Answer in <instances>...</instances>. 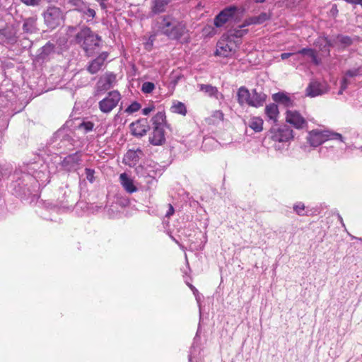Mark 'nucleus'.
<instances>
[{
  "label": "nucleus",
  "mask_w": 362,
  "mask_h": 362,
  "mask_svg": "<svg viewBox=\"0 0 362 362\" xmlns=\"http://www.w3.org/2000/svg\"><path fill=\"white\" fill-rule=\"evenodd\" d=\"M293 54V53L284 52V53H282L281 54V58L282 59H288V57H290Z\"/></svg>",
  "instance_id": "obj_47"
},
{
  "label": "nucleus",
  "mask_w": 362,
  "mask_h": 362,
  "mask_svg": "<svg viewBox=\"0 0 362 362\" xmlns=\"http://www.w3.org/2000/svg\"><path fill=\"white\" fill-rule=\"evenodd\" d=\"M70 2L73 5L77 6L78 7L77 8H83V6H85L83 2L81 0H71Z\"/></svg>",
  "instance_id": "obj_41"
},
{
  "label": "nucleus",
  "mask_w": 362,
  "mask_h": 362,
  "mask_svg": "<svg viewBox=\"0 0 362 362\" xmlns=\"http://www.w3.org/2000/svg\"><path fill=\"white\" fill-rule=\"evenodd\" d=\"M22 29L25 34L37 33L38 31L37 16L24 18Z\"/></svg>",
  "instance_id": "obj_17"
},
{
  "label": "nucleus",
  "mask_w": 362,
  "mask_h": 362,
  "mask_svg": "<svg viewBox=\"0 0 362 362\" xmlns=\"http://www.w3.org/2000/svg\"><path fill=\"white\" fill-rule=\"evenodd\" d=\"M214 117H215L216 118H217L220 120H223V117H224V115L221 110H216L214 113Z\"/></svg>",
  "instance_id": "obj_44"
},
{
  "label": "nucleus",
  "mask_w": 362,
  "mask_h": 362,
  "mask_svg": "<svg viewBox=\"0 0 362 362\" xmlns=\"http://www.w3.org/2000/svg\"><path fill=\"white\" fill-rule=\"evenodd\" d=\"M361 7H362V0H361Z\"/></svg>",
  "instance_id": "obj_52"
},
{
  "label": "nucleus",
  "mask_w": 362,
  "mask_h": 362,
  "mask_svg": "<svg viewBox=\"0 0 362 362\" xmlns=\"http://www.w3.org/2000/svg\"><path fill=\"white\" fill-rule=\"evenodd\" d=\"M149 142L153 146H160L165 143V129L163 127H153V132L149 136Z\"/></svg>",
  "instance_id": "obj_12"
},
{
  "label": "nucleus",
  "mask_w": 362,
  "mask_h": 362,
  "mask_svg": "<svg viewBox=\"0 0 362 362\" xmlns=\"http://www.w3.org/2000/svg\"><path fill=\"white\" fill-rule=\"evenodd\" d=\"M124 160L127 164L131 165L137 161V156L134 151H129L125 155Z\"/></svg>",
  "instance_id": "obj_31"
},
{
  "label": "nucleus",
  "mask_w": 362,
  "mask_h": 362,
  "mask_svg": "<svg viewBox=\"0 0 362 362\" xmlns=\"http://www.w3.org/2000/svg\"><path fill=\"white\" fill-rule=\"evenodd\" d=\"M78 11L84 13L88 16L93 18L95 16V10L90 8H86V6H83V8H76Z\"/></svg>",
  "instance_id": "obj_35"
},
{
  "label": "nucleus",
  "mask_w": 362,
  "mask_h": 362,
  "mask_svg": "<svg viewBox=\"0 0 362 362\" xmlns=\"http://www.w3.org/2000/svg\"><path fill=\"white\" fill-rule=\"evenodd\" d=\"M165 121L166 117L164 112H157L152 118L153 127L160 126L164 127L165 126Z\"/></svg>",
  "instance_id": "obj_28"
},
{
  "label": "nucleus",
  "mask_w": 362,
  "mask_h": 362,
  "mask_svg": "<svg viewBox=\"0 0 362 362\" xmlns=\"http://www.w3.org/2000/svg\"><path fill=\"white\" fill-rule=\"evenodd\" d=\"M323 91L320 88V83L317 81L310 82L306 88V94L310 97L322 95Z\"/></svg>",
  "instance_id": "obj_26"
},
{
  "label": "nucleus",
  "mask_w": 362,
  "mask_h": 362,
  "mask_svg": "<svg viewBox=\"0 0 362 362\" xmlns=\"http://www.w3.org/2000/svg\"><path fill=\"white\" fill-rule=\"evenodd\" d=\"M48 3L57 2L58 0H46Z\"/></svg>",
  "instance_id": "obj_50"
},
{
  "label": "nucleus",
  "mask_w": 362,
  "mask_h": 362,
  "mask_svg": "<svg viewBox=\"0 0 362 362\" xmlns=\"http://www.w3.org/2000/svg\"><path fill=\"white\" fill-rule=\"evenodd\" d=\"M270 18V15L267 13H261L259 16H252L246 18L244 21L241 28L248 26L250 25H260L268 21Z\"/></svg>",
  "instance_id": "obj_19"
},
{
  "label": "nucleus",
  "mask_w": 362,
  "mask_h": 362,
  "mask_svg": "<svg viewBox=\"0 0 362 362\" xmlns=\"http://www.w3.org/2000/svg\"><path fill=\"white\" fill-rule=\"evenodd\" d=\"M343 91H344V90H342L341 87H340V90H339V95L342 94V93H343Z\"/></svg>",
  "instance_id": "obj_51"
},
{
  "label": "nucleus",
  "mask_w": 362,
  "mask_h": 362,
  "mask_svg": "<svg viewBox=\"0 0 362 362\" xmlns=\"http://www.w3.org/2000/svg\"><path fill=\"white\" fill-rule=\"evenodd\" d=\"M251 93L245 86H241L237 92V100L240 105H247L250 106Z\"/></svg>",
  "instance_id": "obj_20"
},
{
  "label": "nucleus",
  "mask_w": 362,
  "mask_h": 362,
  "mask_svg": "<svg viewBox=\"0 0 362 362\" xmlns=\"http://www.w3.org/2000/svg\"><path fill=\"white\" fill-rule=\"evenodd\" d=\"M267 95L262 91H257V89H252L251 92V98L250 107L258 108L262 107L265 103Z\"/></svg>",
  "instance_id": "obj_15"
},
{
  "label": "nucleus",
  "mask_w": 362,
  "mask_h": 362,
  "mask_svg": "<svg viewBox=\"0 0 362 362\" xmlns=\"http://www.w3.org/2000/svg\"><path fill=\"white\" fill-rule=\"evenodd\" d=\"M45 24L51 30L59 27L64 21L65 16L62 9L57 6H48L43 13Z\"/></svg>",
  "instance_id": "obj_4"
},
{
  "label": "nucleus",
  "mask_w": 362,
  "mask_h": 362,
  "mask_svg": "<svg viewBox=\"0 0 362 362\" xmlns=\"http://www.w3.org/2000/svg\"><path fill=\"white\" fill-rule=\"evenodd\" d=\"M172 0H151V12L153 14H159L165 12L166 6Z\"/></svg>",
  "instance_id": "obj_23"
},
{
  "label": "nucleus",
  "mask_w": 362,
  "mask_h": 362,
  "mask_svg": "<svg viewBox=\"0 0 362 362\" xmlns=\"http://www.w3.org/2000/svg\"><path fill=\"white\" fill-rule=\"evenodd\" d=\"M298 54L309 56L314 64L318 66L321 64V59L317 57L315 49L312 48H303L297 52Z\"/></svg>",
  "instance_id": "obj_25"
},
{
  "label": "nucleus",
  "mask_w": 362,
  "mask_h": 362,
  "mask_svg": "<svg viewBox=\"0 0 362 362\" xmlns=\"http://www.w3.org/2000/svg\"><path fill=\"white\" fill-rule=\"evenodd\" d=\"M158 29L168 39L175 40H180L188 32L185 22L171 14L164 15L160 18Z\"/></svg>",
  "instance_id": "obj_1"
},
{
  "label": "nucleus",
  "mask_w": 362,
  "mask_h": 362,
  "mask_svg": "<svg viewBox=\"0 0 362 362\" xmlns=\"http://www.w3.org/2000/svg\"><path fill=\"white\" fill-rule=\"evenodd\" d=\"M154 110H155V106L153 104H151L142 110V114L144 115H148L151 112H153Z\"/></svg>",
  "instance_id": "obj_39"
},
{
  "label": "nucleus",
  "mask_w": 362,
  "mask_h": 362,
  "mask_svg": "<svg viewBox=\"0 0 362 362\" xmlns=\"http://www.w3.org/2000/svg\"><path fill=\"white\" fill-rule=\"evenodd\" d=\"M76 41L86 52H88L94 47L99 46L100 37L95 34L90 28L85 27L76 34Z\"/></svg>",
  "instance_id": "obj_2"
},
{
  "label": "nucleus",
  "mask_w": 362,
  "mask_h": 362,
  "mask_svg": "<svg viewBox=\"0 0 362 362\" xmlns=\"http://www.w3.org/2000/svg\"><path fill=\"white\" fill-rule=\"evenodd\" d=\"M107 57L108 53L107 52L100 53L98 57L89 63V65L87 67V71L91 74L98 73L104 65Z\"/></svg>",
  "instance_id": "obj_13"
},
{
  "label": "nucleus",
  "mask_w": 362,
  "mask_h": 362,
  "mask_svg": "<svg viewBox=\"0 0 362 362\" xmlns=\"http://www.w3.org/2000/svg\"><path fill=\"white\" fill-rule=\"evenodd\" d=\"M314 44L320 51L326 52L327 57L330 56L329 47L332 46V44L327 36H320Z\"/></svg>",
  "instance_id": "obj_21"
},
{
  "label": "nucleus",
  "mask_w": 362,
  "mask_h": 362,
  "mask_svg": "<svg viewBox=\"0 0 362 362\" xmlns=\"http://www.w3.org/2000/svg\"><path fill=\"white\" fill-rule=\"evenodd\" d=\"M286 122L297 129L307 127L306 119L296 110H287L285 113Z\"/></svg>",
  "instance_id": "obj_9"
},
{
  "label": "nucleus",
  "mask_w": 362,
  "mask_h": 362,
  "mask_svg": "<svg viewBox=\"0 0 362 362\" xmlns=\"http://www.w3.org/2000/svg\"><path fill=\"white\" fill-rule=\"evenodd\" d=\"M119 180L122 186L127 192L132 194L137 191L133 180L125 173L119 175Z\"/></svg>",
  "instance_id": "obj_22"
},
{
  "label": "nucleus",
  "mask_w": 362,
  "mask_h": 362,
  "mask_svg": "<svg viewBox=\"0 0 362 362\" xmlns=\"http://www.w3.org/2000/svg\"><path fill=\"white\" fill-rule=\"evenodd\" d=\"M305 204L302 202H298L293 206V210L299 216L307 215L305 213Z\"/></svg>",
  "instance_id": "obj_32"
},
{
  "label": "nucleus",
  "mask_w": 362,
  "mask_h": 362,
  "mask_svg": "<svg viewBox=\"0 0 362 362\" xmlns=\"http://www.w3.org/2000/svg\"><path fill=\"white\" fill-rule=\"evenodd\" d=\"M332 139H339L340 140H341V139H342L341 135L340 134H337V133L332 134Z\"/></svg>",
  "instance_id": "obj_48"
},
{
  "label": "nucleus",
  "mask_w": 362,
  "mask_h": 362,
  "mask_svg": "<svg viewBox=\"0 0 362 362\" xmlns=\"http://www.w3.org/2000/svg\"><path fill=\"white\" fill-rule=\"evenodd\" d=\"M81 161V154L80 152H76L65 157L62 162V165L68 170H71L80 164Z\"/></svg>",
  "instance_id": "obj_14"
},
{
  "label": "nucleus",
  "mask_w": 362,
  "mask_h": 362,
  "mask_svg": "<svg viewBox=\"0 0 362 362\" xmlns=\"http://www.w3.org/2000/svg\"><path fill=\"white\" fill-rule=\"evenodd\" d=\"M233 37L223 34L216 44V55L223 57H232L237 51L238 42L231 40Z\"/></svg>",
  "instance_id": "obj_3"
},
{
  "label": "nucleus",
  "mask_w": 362,
  "mask_h": 362,
  "mask_svg": "<svg viewBox=\"0 0 362 362\" xmlns=\"http://www.w3.org/2000/svg\"><path fill=\"white\" fill-rule=\"evenodd\" d=\"M81 127H83L86 131H91L93 128V123L91 122H83L81 124Z\"/></svg>",
  "instance_id": "obj_40"
},
{
  "label": "nucleus",
  "mask_w": 362,
  "mask_h": 362,
  "mask_svg": "<svg viewBox=\"0 0 362 362\" xmlns=\"http://www.w3.org/2000/svg\"><path fill=\"white\" fill-rule=\"evenodd\" d=\"M272 100L274 103L284 105L286 107H293L294 101L284 92H278L272 95Z\"/></svg>",
  "instance_id": "obj_18"
},
{
  "label": "nucleus",
  "mask_w": 362,
  "mask_h": 362,
  "mask_svg": "<svg viewBox=\"0 0 362 362\" xmlns=\"http://www.w3.org/2000/svg\"><path fill=\"white\" fill-rule=\"evenodd\" d=\"M115 83L116 75L110 72L105 73L98 79L96 83L94 95L98 96L103 94L105 92L110 90Z\"/></svg>",
  "instance_id": "obj_7"
},
{
  "label": "nucleus",
  "mask_w": 362,
  "mask_h": 362,
  "mask_svg": "<svg viewBox=\"0 0 362 362\" xmlns=\"http://www.w3.org/2000/svg\"><path fill=\"white\" fill-rule=\"evenodd\" d=\"M85 170H86V175L87 179L90 182H93V178H94V173H95L94 170L90 169V168H86Z\"/></svg>",
  "instance_id": "obj_37"
},
{
  "label": "nucleus",
  "mask_w": 362,
  "mask_h": 362,
  "mask_svg": "<svg viewBox=\"0 0 362 362\" xmlns=\"http://www.w3.org/2000/svg\"><path fill=\"white\" fill-rule=\"evenodd\" d=\"M255 3H263L266 0H253Z\"/></svg>",
  "instance_id": "obj_49"
},
{
  "label": "nucleus",
  "mask_w": 362,
  "mask_h": 362,
  "mask_svg": "<svg viewBox=\"0 0 362 362\" xmlns=\"http://www.w3.org/2000/svg\"><path fill=\"white\" fill-rule=\"evenodd\" d=\"M130 130L133 135L142 136L146 134L149 129V126L146 119H139L130 124Z\"/></svg>",
  "instance_id": "obj_11"
},
{
  "label": "nucleus",
  "mask_w": 362,
  "mask_h": 362,
  "mask_svg": "<svg viewBox=\"0 0 362 362\" xmlns=\"http://www.w3.org/2000/svg\"><path fill=\"white\" fill-rule=\"evenodd\" d=\"M155 89V85L152 82H144L141 86V91L144 93H151Z\"/></svg>",
  "instance_id": "obj_33"
},
{
  "label": "nucleus",
  "mask_w": 362,
  "mask_h": 362,
  "mask_svg": "<svg viewBox=\"0 0 362 362\" xmlns=\"http://www.w3.org/2000/svg\"><path fill=\"white\" fill-rule=\"evenodd\" d=\"M241 26L240 28L230 29L226 34L228 37H233V40L235 42H238V45H240L242 42V37L247 33V30L241 29Z\"/></svg>",
  "instance_id": "obj_24"
},
{
  "label": "nucleus",
  "mask_w": 362,
  "mask_h": 362,
  "mask_svg": "<svg viewBox=\"0 0 362 362\" xmlns=\"http://www.w3.org/2000/svg\"><path fill=\"white\" fill-rule=\"evenodd\" d=\"M238 8L235 6H230L222 10L214 20L216 27L220 28L228 23L238 12Z\"/></svg>",
  "instance_id": "obj_8"
},
{
  "label": "nucleus",
  "mask_w": 362,
  "mask_h": 362,
  "mask_svg": "<svg viewBox=\"0 0 362 362\" xmlns=\"http://www.w3.org/2000/svg\"><path fill=\"white\" fill-rule=\"evenodd\" d=\"M264 121L260 117H252L250 119L248 126L255 132H260L263 130Z\"/></svg>",
  "instance_id": "obj_27"
},
{
  "label": "nucleus",
  "mask_w": 362,
  "mask_h": 362,
  "mask_svg": "<svg viewBox=\"0 0 362 362\" xmlns=\"http://www.w3.org/2000/svg\"><path fill=\"white\" fill-rule=\"evenodd\" d=\"M122 97L118 90L110 91L105 98L98 103L100 110L103 113H109L115 108Z\"/></svg>",
  "instance_id": "obj_5"
},
{
  "label": "nucleus",
  "mask_w": 362,
  "mask_h": 362,
  "mask_svg": "<svg viewBox=\"0 0 362 362\" xmlns=\"http://www.w3.org/2000/svg\"><path fill=\"white\" fill-rule=\"evenodd\" d=\"M264 114L267 122H272L274 124H276L279 117L278 105L274 103L267 105L264 108Z\"/></svg>",
  "instance_id": "obj_16"
},
{
  "label": "nucleus",
  "mask_w": 362,
  "mask_h": 362,
  "mask_svg": "<svg viewBox=\"0 0 362 362\" xmlns=\"http://www.w3.org/2000/svg\"><path fill=\"white\" fill-rule=\"evenodd\" d=\"M331 135L327 131L313 130L309 132L308 141L313 146H318L329 139Z\"/></svg>",
  "instance_id": "obj_10"
},
{
  "label": "nucleus",
  "mask_w": 362,
  "mask_h": 362,
  "mask_svg": "<svg viewBox=\"0 0 362 362\" xmlns=\"http://www.w3.org/2000/svg\"><path fill=\"white\" fill-rule=\"evenodd\" d=\"M21 1L25 5L32 6H38L41 2V0H21Z\"/></svg>",
  "instance_id": "obj_38"
},
{
  "label": "nucleus",
  "mask_w": 362,
  "mask_h": 362,
  "mask_svg": "<svg viewBox=\"0 0 362 362\" xmlns=\"http://www.w3.org/2000/svg\"><path fill=\"white\" fill-rule=\"evenodd\" d=\"M168 210L165 214V216L168 218H170L171 216H173L174 214L175 210L171 204H168Z\"/></svg>",
  "instance_id": "obj_42"
},
{
  "label": "nucleus",
  "mask_w": 362,
  "mask_h": 362,
  "mask_svg": "<svg viewBox=\"0 0 362 362\" xmlns=\"http://www.w3.org/2000/svg\"><path fill=\"white\" fill-rule=\"evenodd\" d=\"M346 3L354 4V5H361V0H344Z\"/></svg>",
  "instance_id": "obj_46"
},
{
  "label": "nucleus",
  "mask_w": 362,
  "mask_h": 362,
  "mask_svg": "<svg viewBox=\"0 0 362 362\" xmlns=\"http://www.w3.org/2000/svg\"><path fill=\"white\" fill-rule=\"evenodd\" d=\"M172 110L175 113L182 115L183 116L187 114V109L185 104L182 102H176L171 107Z\"/></svg>",
  "instance_id": "obj_29"
},
{
  "label": "nucleus",
  "mask_w": 362,
  "mask_h": 362,
  "mask_svg": "<svg viewBox=\"0 0 362 362\" xmlns=\"http://www.w3.org/2000/svg\"><path fill=\"white\" fill-rule=\"evenodd\" d=\"M360 75V69H350L346 71L345 73V77H355Z\"/></svg>",
  "instance_id": "obj_36"
},
{
  "label": "nucleus",
  "mask_w": 362,
  "mask_h": 362,
  "mask_svg": "<svg viewBox=\"0 0 362 362\" xmlns=\"http://www.w3.org/2000/svg\"><path fill=\"white\" fill-rule=\"evenodd\" d=\"M271 139L274 142H288L294 137L293 131L289 127L284 125L279 127H272L269 130Z\"/></svg>",
  "instance_id": "obj_6"
},
{
  "label": "nucleus",
  "mask_w": 362,
  "mask_h": 362,
  "mask_svg": "<svg viewBox=\"0 0 362 362\" xmlns=\"http://www.w3.org/2000/svg\"><path fill=\"white\" fill-rule=\"evenodd\" d=\"M341 42L346 45H350L352 43V40L349 37H343L341 39Z\"/></svg>",
  "instance_id": "obj_45"
},
{
  "label": "nucleus",
  "mask_w": 362,
  "mask_h": 362,
  "mask_svg": "<svg viewBox=\"0 0 362 362\" xmlns=\"http://www.w3.org/2000/svg\"><path fill=\"white\" fill-rule=\"evenodd\" d=\"M141 107V105L135 101L133 102L130 105H129L125 111L127 113L132 114L139 110Z\"/></svg>",
  "instance_id": "obj_34"
},
{
  "label": "nucleus",
  "mask_w": 362,
  "mask_h": 362,
  "mask_svg": "<svg viewBox=\"0 0 362 362\" xmlns=\"http://www.w3.org/2000/svg\"><path fill=\"white\" fill-rule=\"evenodd\" d=\"M348 84H349L348 78L344 76L342 78L341 82V87L342 90H344L346 89Z\"/></svg>",
  "instance_id": "obj_43"
},
{
  "label": "nucleus",
  "mask_w": 362,
  "mask_h": 362,
  "mask_svg": "<svg viewBox=\"0 0 362 362\" xmlns=\"http://www.w3.org/2000/svg\"><path fill=\"white\" fill-rule=\"evenodd\" d=\"M199 86L200 90L208 94L209 96L216 95L218 93L217 88L210 84H201Z\"/></svg>",
  "instance_id": "obj_30"
}]
</instances>
